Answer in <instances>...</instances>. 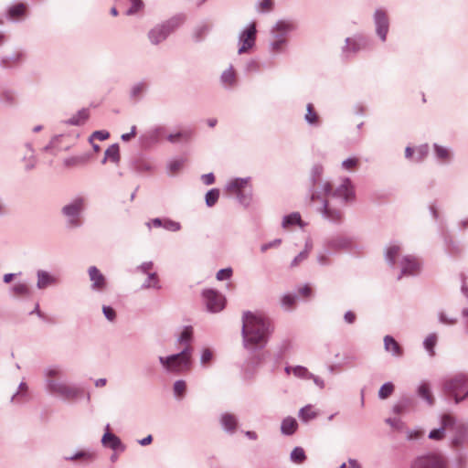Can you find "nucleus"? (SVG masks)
<instances>
[{
	"mask_svg": "<svg viewBox=\"0 0 468 468\" xmlns=\"http://www.w3.org/2000/svg\"><path fill=\"white\" fill-rule=\"evenodd\" d=\"M323 169L320 166H316L313 170V181L314 190L311 197V201L322 200L323 207L321 211L330 220L333 221H340L343 218V213L340 209L335 208L332 206L331 202L325 197L329 195L336 197H342L343 202H347L354 197V189L351 186V183L348 179H345L340 186H338L334 192H332L333 187L332 185L324 181L321 180Z\"/></svg>",
	"mask_w": 468,
	"mask_h": 468,
	"instance_id": "obj_1",
	"label": "nucleus"
},
{
	"mask_svg": "<svg viewBox=\"0 0 468 468\" xmlns=\"http://www.w3.org/2000/svg\"><path fill=\"white\" fill-rule=\"evenodd\" d=\"M273 328L270 319L261 313L244 312L242 314V336L246 348L263 347Z\"/></svg>",
	"mask_w": 468,
	"mask_h": 468,
	"instance_id": "obj_2",
	"label": "nucleus"
},
{
	"mask_svg": "<svg viewBox=\"0 0 468 468\" xmlns=\"http://www.w3.org/2000/svg\"><path fill=\"white\" fill-rule=\"evenodd\" d=\"M442 390L445 395L452 398L455 403H460L468 397V375L459 373L445 379Z\"/></svg>",
	"mask_w": 468,
	"mask_h": 468,
	"instance_id": "obj_3",
	"label": "nucleus"
},
{
	"mask_svg": "<svg viewBox=\"0 0 468 468\" xmlns=\"http://www.w3.org/2000/svg\"><path fill=\"white\" fill-rule=\"evenodd\" d=\"M59 375L60 371L57 368H52L48 371L47 376L48 378V390L51 393L60 396L66 399H74L79 397L81 393L80 388L52 378L58 377Z\"/></svg>",
	"mask_w": 468,
	"mask_h": 468,
	"instance_id": "obj_4",
	"label": "nucleus"
},
{
	"mask_svg": "<svg viewBox=\"0 0 468 468\" xmlns=\"http://www.w3.org/2000/svg\"><path fill=\"white\" fill-rule=\"evenodd\" d=\"M295 25L292 21H278L271 29L272 40L271 42V49L273 53H280L284 50L288 35L294 30Z\"/></svg>",
	"mask_w": 468,
	"mask_h": 468,
	"instance_id": "obj_5",
	"label": "nucleus"
},
{
	"mask_svg": "<svg viewBox=\"0 0 468 468\" xmlns=\"http://www.w3.org/2000/svg\"><path fill=\"white\" fill-rule=\"evenodd\" d=\"M191 348L186 347L181 353L170 356L166 358L160 356L161 364L172 372H182L190 368Z\"/></svg>",
	"mask_w": 468,
	"mask_h": 468,
	"instance_id": "obj_6",
	"label": "nucleus"
},
{
	"mask_svg": "<svg viewBox=\"0 0 468 468\" xmlns=\"http://www.w3.org/2000/svg\"><path fill=\"white\" fill-rule=\"evenodd\" d=\"M177 27L176 20H169L162 25H157L148 33V37L152 44L157 45L164 41L167 36Z\"/></svg>",
	"mask_w": 468,
	"mask_h": 468,
	"instance_id": "obj_7",
	"label": "nucleus"
},
{
	"mask_svg": "<svg viewBox=\"0 0 468 468\" xmlns=\"http://www.w3.org/2000/svg\"><path fill=\"white\" fill-rule=\"evenodd\" d=\"M411 468H447V464L441 455L432 453L418 457Z\"/></svg>",
	"mask_w": 468,
	"mask_h": 468,
	"instance_id": "obj_8",
	"label": "nucleus"
},
{
	"mask_svg": "<svg viewBox=\"0 0 468 468\" xmlns=\"http://www.w3.org/2000/svg\"><path fill=\"white\" fill-rule=\"evenodd\" d=\"M205 303L208 311L218 313L225 307V297L214 290H206L203 292Z\"/></svg>",
	"mask_w": 468,
	"mask_h": 468,
	"instance_id": "obj_9",
	"label": "nucleus"
},
{
	"mask_svg": "<svg viewBox=\"0 0 468 468\" xmlns=\"http://www.w3.org/2000/svg\"><path fill=\"white\" fill-rule=\"evenodd\" d=\"M256 24H250L245 30L242 31L239 37L240 47L239 48V54L247 52L251 48L256 40Z\"/></svg>",
	"mask_w": 468,
	"mask_h": 468,
	"instance_id": "obj_10",
	"label": "nucleus"
},
{
	"mask_svg": "<svg viewBox=\"0 0 468 468\" xmlns=\"http://www.w3.org/2000/svg\"><path fill=\"white\" fill-rule=\"evenodd\" d=\"M248 186V179L236 178L228 184L226 191L229 195H235L241 203H245L246 196L244 191Z\"/></svg>",
	"mask_w": 468,
	"mask_h": 468,
	"instance_id": "obj_11",
	"label": "nucleus"
},
{
	"mask_svg": "<svg viewBox=\"0 0 468 468\" xmlns=\"http://www.w3.org/2000/svg\"><path fill=\"white\" fill-rule=\"evenodd\" d=\"M401 276L414 275L420 271V264L417 259L412 256H404L400 261Z\"/></svg>",
	"mask_w": 468,
	"mask_h": 468,
	"instance_id": "obj_12",
	"label": "nucleus"
},
{
	"mask_svg": "<svg viewBox=\"0 0 468 468\" xmlns=\"http://www.w3.org/2000/svg\"><path fill=\"white\" fill-rule=\"evenodd\" d=\"M375 20L377 24L378 35L384 41L388 30V21L386 14L383 11H377L375 14Z\"/></svg>",
	"mask_w": 468,
	"mask_h": 468,
	"instance_id": "obj_13",
	"label": "nucleus"
},
{
	"mask_svg": "<svg viewBox=\"0 0 468 468\" xmlns=\"http://www.w3.org/2000/svg\"><path fill=\"white\" fill-rule=\"evenodd\" d=\"M89 275L94 289L101 290L105 287V278L96 267L92 266L89 269Z\"/></svg>",
	"mask_w": 468,
	"mask_h": 468,
	"instance_id": "obj_14",
	"label": "nucleus"
},
{
	"mask_svg": "<svg viewBox=\"0 0 468 468\" xmlns=\"http://www.w3.org/2000/svg\"><path fill=\"white\" fill-rule=\"evenodd\" d=\"M384 346L387 352L392 353L394 356H400L403 354L402 347L390 335H386L384 337Z\"/></svg>",
	"mask_w": 468,
	"mask_h": 468,
	"instance_id": "obj_15",
	"label": "nucleus"
},
{
	"mask_svg": "<svg viewBox=\"0 0 468 468\" xmlns=\"http://www.w3.org/2000/svg\"><path fill=\"white\" fill-rule=\"evenodd\" d=\"M84 201L82 198L74 200L71 204L63 207V213L68 217L77 216L82 209Z\"/></svg>",
	"mask_w": 468,
	"mask_h": 468,
	"instance_id": "obj_16",
	"label": "nucleus"
},
{
	"mask_svg": "<svg viewBox=\"0 0 468 468\" xmlns=\"http://www.w3.org/2000/svg\"><path fill=\"white\" fill-rule=\"evenodd\" d=\"M298 429V423L296 420L292 417L285 418L281 426L282 432L285 435L293 434Z\"/></svg>",
	"mask_w": 468,
	"mask_h": 468,
	"instance_id": "obj_17",
	"label": "nucleus"
},
{
	"mask_svg": "<svg viewBox=\"0 0 468 468\" xmlns=\"http://www.w3.org/2000/svg\"><path fill=\"white\" fill-rule=\"evenodd\" d=\"M57 280L49 273L40 271L37 273V287L39 289H44L49 285L56 283Z\"/></svg>",
	"mask_w": 468,
	"mask_h": 468,
	"instance_id": "obj_18",
	"label": "nucleus"
},
{
	"mask_svg": "<svg viewBox=\"0 0 468 468\" xmlns=\"http://www.w3.org/2000/svg\"><path fill=\"white\" fill-rule=\"evenodd\" d=\"M287 374L292 373L297 378H313L315 382H317V379L308 371L307 368L297 366L294 367H286L285 368Z\"/></svg>",
	"mask_w": 468,
	"mask_h": 468,
	"instance_id": "obj_19",
	"label": "nucleus"
},
{
	"mask_svg": "<svg viewBox=\"0 0 468 468\" xmlns=\"http://www.w3.org/2000/svg\"><path fill=\"white\" fill-rule=\"evenodd\" d=\"M317 415L318 412L312 405H307L301 409L299 411V417L304 422L314 420V418L317 417Z\"/></svg>",
	"mask_w": 468,
	"mask_h": 468,
	"instance_id": "obj_20",
	"label": "nucleus"
},
{
	"mask_svg": "<svg viewBox=\"0 0 468 468\" xmlns=\"http://www.w3.org/2000/svg\"><path fill=\"white\" fill-rule=\"evenodd\" d=\"M27 5L18 3L11 6L8 10V15L12 19H18L26 15Z\"/></svg>",
	"mask_w": 468,
	"mask_h": 468,
	"instance_id": "obj_21",
	"label": "nucleus"
},
{
	"mask_svg": "<svg viewBox=\"0 0 468 468\" xmlns=\"http://www.w3.org/2000/svg\"><path fill=\"white\" fill-rule=\"evenodd\" d=\"M95 454L90 452L81 451L71 457H67V460L79 461L83 463H89L94 461Z\"/></svg>",
	"mask_w": 468,
	"mask_h": 468,
	"instance_id": "obj_22",
	"label": "nucleus"
},
{
	"mask_svg": "<svg viewBox=\"0 0 468 468\" xmlns=\"http://www.w3.org/2000/svg\"><path fill=\"white\" fill-rule=\"evenodd\" d=\"M89 117H90L89 111L86 109H82L80 112H78L75 115H73L69 120V122L73 125H82L86 122V121L89 119Z\"/></svg>",
	"mask_w": 468,
	"mask_h": 468,
	"instance_id": "obj_23",
	"label": "nucleus"
},
{
	"mask_svg": "<svg viewBox=\"0 0 468 468\" xmlns=\"http://www.w3.org/2000/svg\"><path fill=\"white\" fill-rule=\"evenodd\" d=\"M193 134L191 130H184L168 135L167 140L171 143L188 141Z\"/></svg>",
	"mask_w": 468,
	"mask_h": 468,
	"instance_id": "obj_24",
	"label": "nucleus"
},
{
	"mask_svg": "<svg viewBox=\"0 0 468 468\" xmlns=\"http://www.w3.org/2000/svg\"><path fill=\"white\" fill-rule=\"evenodd\" d=\"M103 445L110 447L113 450L117 449L121 445L120 439L111 432H106L101 440Z\"/></svg>",
	"mask_w": 468,
	"mask_h": 468,
	"instance_id": "obj_25",
	"label": "nucleus"
},
{
	"mask_svg": "<svg viewBox=\"0 0 468 468\" xmlns=\"http://www.w3.org/2000/svg\"><path fill=\"white\" fill-rule=\"evenodd\" d=\"M221 422L224 428L229 431H235L237 427V420L234 415L226 413L221 417Z\"/></svg>",
	"mask_w": 468,
	"mask_h": 468,
	"instance_id": "obj_26",
	"label": "nucleus"
},
{
	"mask_svg": "<svg viewBox=\"0 0 468 468\" xmlns=\"http://www.w3.org/2000/svg\"><path fill=\"white\" fill-rule=\"evenodd\" d=\"M400 248L397 245H392L388 248L386 251V259L389 261V263L394 266L396 264V260L399 256Z\"/></svg>",
	"mask_w": 468,
	"mask_h": 468,
	"instance_id": "obj_27",
	"label": "nucleus"
},
{
	"mask_svg": "<svg viewBox=\"0 0 468 468\" xmlns=\"http://www.w3.org/2000/svg\"><path fill=\"white\" fill-rule=\"evenodd\" d=\"M419 395L428 401L429 404H433L434 399L427 383H423L419 388Z\"/></svg>",
	"mask_w": 468,
	"mask_h": 468,
	"instance_id": "obj_28",
	"label": "nucleus"
},
{
	"mask_svg": "<svg viewBox=\"0 0 468 468\" xmlns=\"http://www.w3.org/2000/svg\"><path fill=\"white\" fill-rule=\"evenodd\" d=\"M305 120L310 124L319 123V116L317 112L314 111V105L312 103L307 104V112L305 114Z\"/></svg>",
	"mask_w": 468,
	"mask_h": 468,
	"instance_id": "obj_29",
	"label": "nucleus"
},
{
	"mask_svg": "<svg viewBox=\"0 0 468 468\" xmlns=\"http://www.w3.org/2000/svg\"><path fill=\"white\" fill-rule=\"evenodd\" d=\"M219 190L213 188L209 190L206 195V204L207 207H213L218 200Z\"/></svg>",
	"mask_w": 468,
	"mask_h": 468,
	"instance_id": "obj_30",
	"label": "nucleus"
},
{
	"mask_svg": "<svg viewBox=\"0 0 468 468\" xmlns=\"http://www.w3.org/2000/svg\"><path fill=\"white\" fill-rule=\"evenodd\" d=\"M434 151H435L436 156L440 160H441L443 162L450 160L451 153H450V151L447 148L442 147V146L438 145V144H435L434 145Z\"/></svg>",
	"mask_w": 468,
	"mask_h": 468,
	"instance_id": "obj_31",
	"label": "nucleus"
},
{
	"mask_svg": "<svg viewBox=\"0 0 468 468\" xmlns=\"http://www.w3.org/2000/svg\"><path fill=\"white\" fill-rule=\"evenodd\" d=\"M291 459L297 463H303L306 459L303 449L301 447L294 448L291 453Z\"/></svg>",
	"mask_w": 468,
	"mask_h": 468,
	"instance_id": "obj_32",
	"label": "nucleus"
},
{
	"mask_svg": "<svg viewBox=\"0 0 468 468\" xmlns=\"http://www.w3.org/2000/svg\"><path fill=\"white\" fill-rule=\"evenodd\" d=\"M301 224V216L299 213H292L284 218L282 225L284 228H288L290 226Z\"/></svg>",
	"mask_w": 468,
	"mask_h": 468,
	"instance_id": "obj_33",
	"label": "nucleus"
},
{
	"mask_svg": "<svg viewBox=\"0 0 468 468\" xmlns=\"http://www.w3.org/2000/svg\"><path fill=\"white\" fill-rule=\"evenodd\" d=\"M221 80L225 85L231 86L236 81V75L232 69L225 70L221 76Z\"/></svg>",
	"mask_w": 468,
	"mask_h": 468,
	"instance_id": "obj_34",
	"label": "nucleus"
},
{
	"mask_svg": "<svg viewBox=\"0 0 468 468\" xmlns=\"http://www.w3.org/2000/svg\"><path fill=\"white\" fill-rule=\"evenodd\" d=\"M394 391V385L390 382L384 384L379 391L378 396L380 399H385L388 398Z\"/></svg>",
	"mask_w": 468,
	"mask_h": 468,
	"instance_id": "obj_35",
	"label": "nucleus"
},
{
	"mask_svg": "<svg viewBox=\"0 0 468 468\" xmlns=\"http://www.w3.org/2000/svg\"><path fill=\"white\" fill-rule=\"evenodd\" d=\"M119 157L120 154L118 145H112L105 152V158L110 159L112 162H117Z\"/></svg>",
	"mask_w": 468,
	"mask_h": 468,
	"instance_id": "obj_36",
	"label": "nucleus"
},
{
	"mask_svg": "<svg viewBox=\"0 0 468 468\" xmlns=\"http://www.w3.org/2000/svg\"><path fill=\"white\" fill-rule=\"evenodd\" d=\"M274 7L273 0H261L258 5V11L261 13L271 12Z\"/></svg>",
	"mask_w": 468,
	"mask_h": 468,
	"instance_id": "obj_37",
	"label": "nucleus"
},
{
	"mask_svg": "<svg viewBox=\"0 0 468 468\" xmlns=\"http://www.w3.org/2000/svg\"><path fill=\"white\" fill-rule=\"evenodd\" d=\"M437 342V337L435 335H430L424 341V346L427 351L433 356L434 355V346Z\"/></svg>",
	"mask_w": 468,
	"mask_h": 468,
	"instance_id": "obj_38",
	"label": "nucleus"
},
{
	"mask_svg": "<svg viewBox=\"0 0 468 468\" xmlns=\"http://www.w3.org/2000/svg\"><path fill=\"white\" fill-rule=\"evenodd\" d=\"M186 390V383L184 380H177L174 384V392L178 398H182Z\"/></svg>",
	"mask_w": 468,
	"mask_h": 468,
	"instance_id": "obj_39",
	"label": "nucleus"
},
{
	"mask_svg": "<svg viewBox=\"0 0 468 468\" xmlns=\"http://www.w3.org/2000/svg\"><path fill=\"white\" fill-rule=\"evenodd\" d=\"M13 292L17 296L27 295L29 293L28 286L25 283H18L13 287Z\"/></svg>",
	"mask_w": 468,
	"mask_h": 468,
	"instance_id": "obj_40",
	"label": "nucleus"
},
{
	"mask_svg": "<svg viewBox=\"0 0 468 468\" xmlns=\"http://www.w3.org/2000/svg\"><path fill=\"white\" fill-rule=\"evenodd\" d=\"M454 425V418L450 414H444L441 417V429L443 431L447 428L452 427Z\"/></svg>",
	"mask_w": 468,
	"mask_h": 468,
	"instance_id": "obj_41",
	"label": "nucleus"
},
{
	"mask_svg": "<svg viewBox=\"0 0 468 468\" xmlns=\"http://www.w3.org/2000/svg\"><path fill=\"white\" fill-rule=\"evenodd\" d=\"M282 303L287 309L292 308L295 303V297L291 294H286L282 297Z\"/></svg>",
	"mask_w": 468,
	"mask_h": 468,
	"instance_id": "obj_42",
	"label": "nucleus"
},
{
	"mask_svg": "<svg viewBox=\"0 0 468 468\" xmlns=\"http://www.w3.org/2000/svg\"><path fill=\"white\" fill-rule=\"evenodd\" d=\"M132 2V7L126 12L127 15H133L137 13L143 7V2L141 0H130Z\"/></svg>",
	"mask_w": 468,
	"mask_h": 468,
	"instance_id": "obj_43",
	"label": "nucleus"
},
{
	"mask_svg": "<svg viewBox=\"0 0 468 468\" xmlns=\"http://www.w3.org/2000/svg\"><path fill=\"white\" fill-rule=\"evenodd\" d=\"M359 160L357 158H349L343 162V167L347 170H352L357 167Z\"/></svg>",
	"mask_w": 468,
	"mask_h": 468,
	"instance_id": "obj_44",
	"label": "nucleus"
},
{
	"mask_svg": "<svg viewBox=\"0 0 468 468\" xmlns=\"http://www.w3.org/2000/svg\"><path fill=\"white\" fill-rule=\"evenodd\" d=\"M110 136V133L106 131H96L94 132L90 138V141L92 142L93 139H98V140H106L108 139Z\"/></svg>",
	"mask_w": 468,
	"mask_h": 468,
	"instance_id": "obj_45",
	"label": "nucleus"
},
{
	"mask_svg": "<svg viewBox=\"0 0 468 468\" xmlns=\"http://www.w3.org/2000/svg\"><path fill=\"white\" fill-rule=\"evenodd\" d=\"M232 275V270L231 269H222L218 271L217 273V279L218 281L228 280Z\"/></svg>",
	"mask_w": 468,
	"mask_h": 468,
	"instance_id": "obj_46",
	"label": "nucleus"
},
{
	"mask_svg": "<svg viewBox=\"0 0 468 468\" xmlns=\"http://www.w3.org/2000/svg\"><path fill=\"white\" fill-rule=\"evenodd\" d=\"M443 437H444V431L441 428L432 430L429 434V438L431 440H441Z\"/></svg>",
	"mask_w": 468,
	"mask_h": 468,
	"instance_id": "obj_47",
	"label": "nucleus"
},
{
	"mask_svg": "<svg viewBox=\"0 0 468 468\" xmlns=\"http://www.w3.org/2000/svg\"><path fill=\"white\" fill-rule=\"evenodd\" d=\"M184 166V162L182 160H175L173 161L170 165H169V168H170V171H171V174H176V172H178L182 167Z\"/></svg>",
	"mask_w": 468,
	"mask_h": 468,
	"instance_id": "obj_48",
	"label": "nucleus"
},
{
	"mask_svg": "<svg viewBox=\"0 0 468 468\" xmlns=\"http://www.w3.org/2000/svg\"><path fill=\"white\" fill-rule=\"evenodd\" d=\"M212 357H213V353H212V351H211L210 349H207H207H205V350L203 351V353H202V356H201V363H202L203 365H207V364H208V363L211 361Z\"/></svg>",
	"mask_w": 468,
	"mask_h": 468,
	"instance_id": "obj_49",
	"label": "nucleus"
},
{
	"mask_svg": "<svg viewBox=\"0 0 468 468\" xmlns=\"http://www.w3.org/2000/svg\"><path fill=\"white\" fill-rule=\"evenodd\" d=\"M193 334L192 327L188 326L184 329L180 335V342H187L190 340Z\"/></svg>",
	"mask_w": 468,
	"mask_h": 468,
	"instance_id": "obj_50",
	"label": "nucleus"
},
{
	"mask_svg": "<svg viewBox=\"0 0 468 468\" xmlns=\"http://www.w3.org/2000/svg\"><path fill=\"white\" fill-rule=\"evenodd\" d=\"M418 157L415 158V161L417 162H420L422 161L426 155L428 154V146L427 145H424V146H420L418 150Z\"/></svg>",
	"mask_w": 468,
	"mask_h": 468,
	"instance_id": "obj_51",
	"label": "nucleus"
},
{
	"mask_svg": "<svg viewBox=\"0 0 468 468\" xmlns=\"http://www.w3.org/2000/svg\"><path fill=\"white\" fill-rule=\"evenodd\" d=\"M102 311L108 320H110V321L114 320L116 314H115V311L112 307L103 306Z\"/></svg>",
	"mask_w": 468,
	"mask_h": 468,
	"instance_id": "obj_52",
	"label": "nucleus"
},
{
	"mask_svg": "<svg viewBox=\"0 0 468 468\" xmlns=\"http://www.w3.org/2000/svg\"><path fill=\"white\" fill-rule=\"evenodd\" d=\"M306 258H307V252L303 251V252L299 253V254L294 258V260L292 261V267L297 266L301 261H303V260H305Z\"/></svg>",
	"mask_w": 468,
	"mask_h": 468,
	"instance_id": "obj_53",
	"label": "nucleus"
},
{
	"mask_svg": "<svg viewBox=\"0 0 468 468\" xmlns=\"http://www.w3.org/2000/svg\"><path fill=\"white\" fill-rule=\"evenodd\" d=\"M298 292L303 297H309L312 294V289L309 285H304L299 289Z\"/></svg>",
	"mask_w": 468,
	"mask_h": 468,
	"instance_id": "obj_54",
	"label": "nucleus"
},
{
	"mask_svg": "<svg viewBox=\"0 0 468 468\" xmlns=\"http://www.w3.org/2000/svg\"><path fill=\"white\" fill-rule=\"evenodd\" d=\"M201 179L205 185H212L215 182V176L211 173L203 175Z\"/></svg>",
	"mask_w": 468,
	"mask_h": 468,
	"instance_id": "obj_55",
	"label": "nucleus"
},
{
	"mask_svg": "<svg viewBox=\"0 0 468 468\" xmlns=\"http://www.w3.org/2000/svg\"><path fill=\"white\" fill-rule=\"evenodd\" d=\"M165 228L172 230V231H176L179 229L180 226L178 223L176 222H173V221H167L165 223L164 225Z\"/></svg>",
	"mask_w": 468,
	"mask_h": 468,
	"instance_id": "obj_56",
	"label": "nucleus"
},
{
	"mask_svg": "<svg viewBox=\"0 0 468 468\" xmlns=\"http://www.w3.org/2000/svg\"><path fill=\"white\" fill-rule=\"evenodd\" d=\"M345 320L348 324H353L356 320V314L355 313L348 311L345 314Z\"/></svg>",
	"mask_w": 468,
	"mask_h": 468,
	"instance_id": "obj_57",
	"label": "nucleus"
},
{
	"mask_svg": "<svg viewBox=\"0 0 468 468\" xmlns=\"http://www.w3.org/2000/svg\"><path fill=\"white\" fill-rule=\"evenodd\" d=\"M281 243V240L280 239H276L274 240L273 242L271 243H269V244H264L261 246V250L262 252L266 251L269 248L271 247H273V246H278L279 244Z\"/></svg>",
	"mask_w": 468,
	"mask_h": 468,
	"instance_id": "obj_58",
	"label": "nucleus"
},
{
	"mask_svg": "<svg viewBox=\"0 0 468 468\" xmlns=\"http://www.w3.org/2000/svg\"><path fill=\"white\" fill-rule=\"evenodd\" d=\"M134 136H135V126H133L132 128V132L131 133L122 134V139L123 141H129V140H131Z\"/></svg>",
	"mask_w": 468,
	"mask_h": 468,
	"instance_id": "obj_59",
	"label": "nucleus"
},
{
	"mask_svg": "<svg viewBox=\"0 0 468 468\" xmlns=\"http://www.w3.org/2000/svg\"><path fill=\"white\" fill-rule=\"evenodd\" d=\"M147 287H157V277L154 274L149 276Z\"/></svg>",
	"mask_w": 468,
	"mask_h": 468,
	"instance_id": "obj_60",
	"label": "nucleus"
},
{
	"mask_svg": "<svg viewBox=\"0 0 468 468\" xmlns=\"http://www.w3.org/2000/svg\"><path fill=\"white\" fill-rule=\"evenodd\" d=\"M144 85H137L134 87L133 90V96H138L144 90Z\"/></svg>",
	"mask_w": 468,
	"mask_h": 468,
	"instance_id": "obj_61",
	"label": "nucleus"
},
{
	"mask_svg": "<svg viewBox=\"0 0 468 468\" xmlns=\"http://www.w3.org/2000/svg\"><path fill=\"white\" fill-rule=\"evenodd\" d=\"M441 321L444 324H452L455 323V320H452V319H448V317H446L443 314H441V317H440Z\"/></svg>",
	"mask_w": 468,
	"mask_h": 468,
	"instance_id": "obj_62",
	"label": "nucleus"
},
{
	"mask_svg": "<svg viewBox=\"0 0 468 468\" xmlns=\"http://www.w3.org/2000/svg\"><path fill=\"white\" fill-rule=\"evenodd\" d=\"M153 441V437L151 435H148L147 437H145L144 439H143L142 441H140V443L142 445H148L152 442Z\"/></svg>",
	"mask_w": 468,
	"mask_h": 468,
	"instance_id": "obj_63",
	"label": "nucleus"
},
{
	"mask_svg": "<svg viewBox=\"0 0 468 468\" xmlns=\"http://www.w3.org/2000/svg\"><path fill=\"white\" fill-rule=\"evenodd\" d=\"M106 385V379L105 378H100L95 382L96 387H104Z\"/></svg>",
	"mask_w": 468,
	"mask_h": 468,
	"instance_id": "obj_64",
	"label": "nucleus"
}]
</instances>
